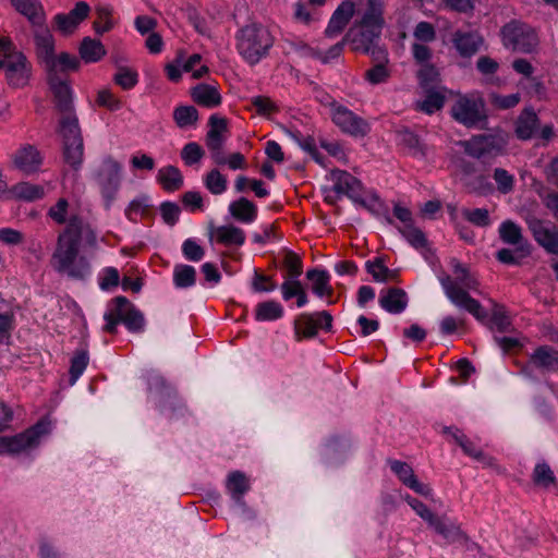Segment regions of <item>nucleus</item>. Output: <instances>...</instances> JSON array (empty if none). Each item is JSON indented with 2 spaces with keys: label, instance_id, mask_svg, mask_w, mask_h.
<instances>
[{
  "label": "nucleus",
  "instance_id": "1a4fd4ad",
  "mask_svg": "<svg viewBox=\"0 0 558 558\" xmlns=\"http://www.w3.org/2000/svg\"><path fill=\"white\" fill-rule=\"evenodd\" d=\"M104 330L114 333L117 326L123 323L130 331H141L144 327L143 315L134 308L128 299L118 296L111 301L104 314Z\"/></svg>",
  "mask_w": 558,
  "mask_h": 558
},
{
  "label": "nucleus",
  "instance_id": "72a5a7b5",
  "mask_svg": "<svg viewBox=\"0 0 558 558\" xmlns=\"http://www.w3.org/2000/svg\"><path fill=\"white\" fill-rule=\"evenodd\" d=\"M307 279L311 281L312 291L318 298H331L333 288L330 284V275L324 269H312L306 272Z\"/></svg>",
  "mask_w": 558,
  "mask_h": 558
},
{
  "label": "nucleus",
  "instance_id": "5fc2aeb1",
  "mask_svg": "<svg viewBox=\"0 0 558 558\" xmlns=\"http://www.w3.org/2000/svg\"><path fill=\"white\" fill-rule=\"evenodd\" d=\"M205 156V150L196 142L185 144L181 150V159L186 166L198 163Z\"/></svg>",
  "mask_w": 558,
  "mask_h": 558
},
{
  "label": "nucleus",
  "instance_id": "c03bdc74",
  "mask_svg": "<svg viewBox=\"0 0 558 558\" xmlns=\"http://www.w3.org/2000/svg\"><path fill=\"white\" fill-rule=\"evenodd\" d=\"M283 315V307L277 301L258 303L255 307V318L258 322L276 320Z\"/></svg>",
  "mask_w": 558,
  "mask_h": 558
},
{
  "label": "nucleus",
  "instance_id": "864d4df0",
  "mask_svg": "<svg viewBox=\"0 0 558 558\" xmlns=\"http://www.w3.org/2000/svg\"><path fill=\"white\" fill-rule=\"evenodd\" d=\"M497 190L501 194H509L514 189V175L504 168H496L493 173Z\"/></svg>",
  "mask_w": 558,
  "mask_h": 558
},
{
  "label": "nucleus",
  "instance_id": "7c9ffc66",
  "mask_svg": "<svg viewBox=\"0 0 558 558\" xmlns=\"http://www.w3.org/2000/svg\"><path fill=\"white\" fill-rule=\"evenodd\" d=\"M432 527L448 543L463 544L468 539L460 526L446 517H438L432 524Z\"/></svg>",
  "mask_w": 558,
  "mask_h": 558
},
{
  "label": "nucleus",
  "instance_id": "de8ad7c7",
  "mask_svg": "<svg viewBox=\"0 0 558 558\" xmlns=\"http://www.w3.org/2000/svg\"><path fill=\"white\" fill-rule=\"evenodd\" d=\"M498 234L506 244H519L522 240V229L512 220L502 221L498 228Z\"/></svg>",
  "mask_w": 558,
  "mask_h": 558
},
{
  "label": "nucleus",
  "instance_id": "69168bd1",
  "mask_svg": "<svg viewBox=\"0 0 558 558\" xmlns=\"http://www.w3.org/2000/svg\"><path fill=\"white\" fill-rule=\"evenodd\" d=\"M283 265L290 278H296L302 272V262L298 254L291 251L283 252Z\"/></svg>",
  "mask_w": 558,
  "mask_h": 558
},
{
  "label": "nucleus",
  "instance_id": "13d9d810",
  "mask_svg": "<svg viewBox=\"0 0 558 558\" xmlns=\"http://www.w3.org/2000/svg\"><path fill=\"white\" fill-rule=\"evenodd\" d=\"M533 480L536 485L548 488L556 482L555 475L546 463L536 464L533 471Z\"/></svg>",
  "mask_w": 558,
  "mask_h": 558
},
{
  "label": "nucleus",
  "instance_id": "338daca9",
  "mask_svg": "<svg viewBox=\"0 0 558 558\" xmlns=\"http://www.w3.org/2000/svg\"><path fill=\"white\" fill-rule=\"evenodd\" d=\"M390 76V72L384 63H378L365 72V80L377 85L386 82Z\"/></svg>",
  "mask_w": 558,
  "mask_h": 558
},
{
  "label": "nucleus",
  "instance_id": "ea45409f",
  "mask_svg": "<svg viewBox=\"0 0 558 558\" xmlns=\"http://www.w3.org/2000/svg\"><path fill=\"white\" fill-rule=\"evenodd\" d=\"M537 126L538 118L536 113L532 110L525 109L517 121L515 134L521 140H529L533 136Z\"/></svg>",
  "mask_w": 558,
  "mask_h": 558
},
{
  "label": "nucleus",
  "instance_id": "79ce46f5",
  "mask_svg": "<svg viewBox=\"0 0 558 558\" xmlns=\"http://www.w3.org/2000/svg\"><path fill=\"white\" fill-rule=\"evenodd\" d=\"M149 392L156 403H159L162 410L166 409L163 399L171 401L174 398L172 389L166 387L163 379L159 375H153L149 379Z\"/></svg>",
  "mask_w": 558,
  "mask_h": 558
},
{
  "label": "nucleus",
  "instance_id": "a19ab883",
  "mask_svg": "<svg viewBox=\"0 0 558 558\" xmlns=\"http://www.w3.org/2000/svg\"><path fill=\"white\" fill-rule=\"evenodd\" d=\"M231 215L242 222H253L257 217V207L251 201L242 197L230 205Z\"/></svg>",
  "mask_w": 558,
  "mask_h": 558
},
{
  "label": "nucleus",
  "instance_id": "2eb2a0df",
  "mask_svg": "<svg viewBox=\"0 0 558 558\" xmlns=\"http://www.w3.org/2000/svg\"><path fill=\"white\" fill-rule=\"evenodd\" d=\"M49 88L53 95L57 109L64 116H75L73 111V92L68 76L50 74L47 75Z\"/></svg>",
  "mask_w": 558,
  "mask_h": 558
},
{
  "label": "nucleus",
  "instance_id": "20e7f679",
  "mask_svg": "<svg viewBox=\"0 0 558 558\" xmlns=\"http://www.w3.org/2000/svg\"><path fill=\"white\" fill-rule=\"evenodd\" d=\"M0 72L7 85L14 89L28 86L33 75L31 61L7 36H0Z\"/></svg>",
  "mask_w": 558,
  "mask_h": 558
},
{
  "label": "nucleus",
  "instance_id": "4c0bfd02",
  "mask_svg": "<svg viewBox=\"0 0 558 558\" xmlns=\"http://www.w3.org/2000/svg\"><path fill=\"white\" fill-rule=\"evenodd\" d=\"M444 434L450 435L452 439L462 448L465 454L472 457L473 459L484 462H487V458L482 452L480 448H477L465 435L461 433L457 427H445Z\"/></svg>",
  "mask_w": 558,
  "mask_h": 558
},
{
  "label": "nucleus",
  "instance_id": "680f3d73",
  "mask_svg": "<svg viewBox=\"0 0 558 558\" xmlns=\"http://www.w3.org/2000/svg\"><path fill=\"white\" fill-rule=\"evenodd\" d=\"M403 499L407 501V504L415 511V513L421 518L423 519L424 521H426L428 523L429 526H432V524L435 522V520L438 518L437 515H435L422 501H420L418 499L410 496V495H405L403 497Z\"/></svg>",
  "mask_w": 558,
  "mask_h": 558
},
{
  "label": "nucleus",
  "instance_id": "4468645a",
  "mask_svg": "<svg viewBox=\"0 0 558 558\" xmlns=\"http://www.w3.org/2000/svg\"><path fill=\"white\" fill-rule=\"evenodd\" d=\"M330 117L341 132L350 136L364 137L371 131V125L364 118L336 101L330 102Z\"/></svg>",
  "mask_w": 558,
  "mask_h": 558
},
{
  "label": "nucleus",
  "instance_id": "0eeeda50",
  "mask_svg": "<svg viewBox=\"0 0 558 558\" xmlns=\"http://www.w3.org/2000/svg\"><path fill=\"white\" fill-rule=\"evenodd\" d=\"M51 266L58 272L75 279L90 274L89 256L82 246H57L51 256Z\"/></svg>",
  "mask_w": 558,
  "mask_h": 558
},
{
  "label": "nucleus",
  "instance_id": "e2e57ef3",
  "mask_svg": "<svg viewBox=\"0 0 558 558\" xmlns=\"http://www.w3.org/2000/svg\"><path fill=\"white\" fill-rule=\"evenodd\" d=\"M161 218L168 226H174L179 221L181 208L173 202H163L159 207Z\"/></svg>",
  "mask_w": 558,
  "mask_h": 558
},
{
  "label": "nucleus",
  "instance_id": "774afa93",
  "mask_svg": "<svg viewBox=\"0 0 558 558\" xmlns=\"http://www.w3.org/2000/svg\"><path fill=\"white\" fill-rule=\"evenodd\" d=\"M413 35L416 40L423 43H432L436 39V31L435 27L425 21H422L416 24Z\"/></svg>",
  "mask_w": 558,
  "mask_h": 558
},
{
  "label": "nucleus",
  "instance_id": "5701e85b",
  "mask_svg": "<svg viewBox=\"0 0 558 558\" xmlns=\"http://www.w3.org/2000/svg\"><path fill=\"white\" fill-rule=\"evenodd\" d=\"M452 44L463 58L474 56L483 44V37L476 32L457 31L452 34Z\"/></svg>",
  "mask_w": 558,
  "mask_h": 558
},
{
  "label": "nucleus",
  "instance_id": "423d86ee",
  "mask_svg": "<svg viewBox=\"0 0 558 558\" xmlns=\"http://www.w3.org/2000/svg\"><path fill=\"white\" fill-rule=\"evenodd\" d=\"M333 191L347 196L367 210L379 214L384 203L374 190H366L362 182L345 170H332L330 173Z\"/></svg>",
  "mask_w": 558,
  "mask_h": 558
},
{
  "label": "nucleus",
  "instance_id": "6e6d98bb",
  "mask_svg": "<svg viewBox=\"0 0 558 558\" xmlns=\"http://www.w3.org/2000/svg\"><path fill=\"white\" fill-rule=\"evenodd\" d=\"M445 98L437 92H430L426 95L425 99L417 102V108L428 114H432L444 107Z\"/></svg>",
  "mask_w": 558,
  "mask_h": 558
},
{
  "label": "nucleus",
  "instance_id": "c85d7f7f",
  "mask_svg": "<svg viewBox=\"0 0 558 558\" xmlns=\"http://www.w3.org/2000/svg\"><path fill=\"white\" fill-rule=\"evenodd\" d=\"M379 305L388 313L400 314L408 305L407 293L398 288L383 291L379 296Z\"/></svg>",
  "mask_w": 558,
  "mask_h": 558
},
{
  "label": "nucleus",
  "instance_id": "7ed1b4c3",
  "mask_svg": "<svg viewBox=\"0 0 558 558\" xmlns=\"http://www.w3.org/2000/svg\"><path fill=\"white\" fill-rule=\"evenodd\" d=\"M234 38L238 53L248 65H256L267 58L275 44V37L269 28L258 22L240 27Z\"/></svg>",
  "mask_w": 558,
  "mask_h": 558
},
{
  "label": "nucleus",
  "instance_id": "6e6552de",
  "mask_svg": "<svg viewBox=\"0 0 558 558\" xmlns=\"http://www.w3.org/2000/svg\"><path fill=\"white\" fill-rule=\"evenodd\" d=\"M106 207L109 208L117 199L123 181V165L113 156L107 155L101 159L94 173Z\"/></svg>",
  "mask_w": 558,
  "mask_h": 558
},
{
  "label": "nucleus",
  "instance_id": "4d7b16f0",
  "mask_svg": "<svg viewBox=\"0 0 558 558\" xmlns=\"http://www.w3.org/2000/svg\"><path fill=\"white\" fill-rule=\"evenodd\" d=\"M461 214L465 220L477 227H487L490 223L489 211L486 208H463Z\"/></svg>",
  "mask_w": 558,
  "mask_h": 558
},
{
  "label": "nucleus",
  "instance_id": "c9c22d12",
  "mask_svg": "<svg viewBox=\"0 0 558 558\" xmlns=\"http://www.w3.org/2000/svg\"><path fill=\"white\" fill-rule=\"evenodd\" d=\"M10 193L15 199L24 201V202H35L43 199L46 195V190L40 184H35L31 182H19L14 184Z\"/></svg>",
  "mask_w": 558,
  "mask_h": 558
},
{
  "label": "nucleus",
  "instance_id": "0e129e2a",
  "mask_svg": "<svg viewBox=\"0 0 558 558\" xmlns=\"http://www.w3.org/2000/svg\"><path fill=\"white\" fill-rule=\"evenodd\" d=\"M88 364V355L85 351L77 352L71 361V384H74L77 378L84 373Z\"/></svg>",
  "mask_w": 558,
  "mask_h": 558
},
{
  "label": "nucleus",
  "instance_id": "e433bc0d",
  "mask_svg": "<svg viewBox=\"0 0 558 558\" xmlns=\"http://www.w3.org/2000/svg\"><path fill=\"white\" fill-rule=\"evenodd\" d=\"M78 52L85 63H96L106 56L107 50L100 40L85 37L80 45Z\"/></svg>",
  "mask_w": 558,
  "mask_h": 558
},
{
  "label": "nucleus",
  "instance_id": "b1692460",
  "mask_svg": "<svg viewBox=\"0 0 558 558\" xmlns=\"http://www.w3.org/2000/svg\"><path fill=\"white\" fill-rule=\"evenodd\" d=\"M250 478L241 471L230 472L226 480V489L231 499L241 508H245L244 495L250 490Z\"/></svg>",
  "mask_w": 558,
  "mask_h": 558
},
{
  "label": "nucleus",
  "instance_id": "8fccbe9b",
  "mask_svg": "<svg viewBox=\"0 0 558 558\" xmlns=\"http://www.w3.org/2000/svg\"><path fill=\"white\" fill-rule=\"evenodd\" d=\"M206 189L214 195H220L227 191V178L217 169L210 170L204 178Z\"/></svg>",
  "mask_w": 558,
  "mask_h": 558
},
{
  "label": "nucleus",
  "instance_id": "39448f33",
  "mask_svg": "<svg viewBox=\"0 0 558 558\" xmlns=\"http://www.w3.org/2000/svg\"><path fill=\"white\" fill-rule=\"evenodd\" d=\"M69 202L61 197L51 206L47 216L57 225H64L66 227L58 239V244H95L96 234L88 223L81 217L72 215L68 219Z\"/></svg>",
  "mask_w": 558,
  "mask_h": 558
},
{
  "label": "nucleus",
  "instance_id": "6ab92c4d",
  "mask_svg": "<svg viewBox=\"0 0 558 558\" xmlns=\"http://www.w3.org/2000/svg\"><path fill=\"white\" fill-rule=\"evenodd\" d=\"M12 161L16 169L29 175L40 169L43 157L35 146L26 144L12 155Z\"/></svg>",
  "mask_w": 558,
  "mask_h": 558
},
{
  "label": "nucleus",
  "instance_id": "052dcab7",
  "mask_svg": "<svg viewBox=\"0 0 558 558\" xmlns=\"http://www.w3.org/2000/svg\"><path fill=\"white\" fill-rule=\"evenodd\" d=\"M296 333H302L304 337L312 338L316 332L314 316L312 314L303 313L299 315L294 323Z\"/></svg>",
  "mask_w": 558,
  "mask_h": 558
},
{
  "label": "nucleus",
  "instance_id": "473e14b6",
  "mask_svg": "<svg viewBox=\"0 0 558 558\" xmlns=\"http://www.w3.org/2000/svg\"><path fill=\"white\" fill-rule=\"evenodd\" d=\"M210 241L219 244H243L245 233L241 228L232 225L220 226L210 230Z\"/></svg>",
  "mask_w": 558,
  "mask_h": 558
},
{
  "label": "nucleus",
  "instance_id": "a211bd4d",
  "mask_svg": "<svg viewBox=\"0 0 558 558\" xmlns=\"http://www.w3.org/2000/svg\"><path fill=\"white\" fill-rule=\"evenodd\" d=\"M89 5L80 1L69 13H59L53 17L54 27L63 35H70L75 32L77 26L88 16Z\"/></svg>",
  "mask_w": 558,
  "mask_h": 558
},
{
  "label": "nucleus",
  "instance_id": "aec40b11",
  "mask_svg": "<svg viewBox=\"0 0 558 558\" xmlns=\"http://www.w3.org/2000/svg\"><path fill=\"white\" fill-rule=\"evenodd\" d=\"M391 471L398 476L403 485L412 489L414 493L424 497L432 496V488L421 483L414 474L413 469L405 462L391 460L389 461Z\"/></svg>",
  "mask_w": 558,
  "mask_h": 558
},
{
  "label": "nucleus",
  "instance_id": "3c124183",
  "mask_svg": "<svg viewBox=\"0 0 558 558\" xmlns=\"http://www.w3.org/2000/svg\"><path fill=\"white\" fill-rule=\"evenodd\" d=\"M489 327L498 332H508L511 330L510 318L501 305L494 304L489 319Z\"/></svg>",
  "mask_w": 558,
  "mask_h": 558
},
{
  "label": "nucleus",
  "instance_id": "f3484780",
  "mask_svg": "<svg viewBox=\"0 0 558 558\" xmlns=\"http://www.w3.org/2000/svg\"><path fill=\"white\" fill-rule=\"evenodd\" d=\"M464 151L473 158H483L501 151L499 140L490 134L474 135L462 143Z\"/></svg>",
  "mask_w": 558,
  "mask_h": 558
},
{
  "label": "nucleus",
  "instance_id": "a18cd8bd",
  "mask_svg": "<svg viewBox=\"0 0 558 558\" xmlns=\"http://www.w3.org/2000/svg\"><path fill=\"white\" fill-rule=\"evenodd\" d=\"M96 34L102 35L110 32L114 26L112 9L109 5H100L96 8V19L93 23Z\"/></svg>",
  "mask_w": 558,
  "mask_h": 558
},
{
  "label": "nucleus",
  "instance_id": "ddd939ff",
  "mask_svg": "<svg viewBox=\"0 0 558 558\" xmlns=\"http://www.w3.org/2000/svg\"><path fill=\"white\" fill-rule=\"evenodd\" d=\"M502 43L513 51L529 53L538 45V37L530 25L512 21L501 29Z\"/></svg>",
  "mask_w": 558,
  "mask_h": 558
},
{
  "label": "nucleus",
  "instance_id": "bf43d9fd",
  "mask_svg": "<svg viewBox=\"0 0 558 558\" xmlns=\"http://www.w3.org/2000/svg\"><path fill=\"white\" fill-rule=\"evenodd\" d=\"M282 239V233L278 231L277 226L265 225L262 227L259 232L254 234V242L256 244H267L278 242Z\"/></svg>",
  "mask_w": 558,
  "mask_h": 558
},
{
  "label": "nucleus",
  "instance_id": "f257e3e1",
  "mask_svg": "<svg viewBox=\"0 0 558 558\" xmlns=\"http://www.w3.org/2000/svg\"><path fill=\"white\" fill-rule=\"evenodd\" d=\"M357 19L344 36L356 52L375 53L376 40L384 28V7L381 0H359Z\"/></svg>",
  "mask_w": 558,
  "mask_h": 558
},
{
  "label": "nucleus",
  "instance_id": "f704fd0d",
  "mask_svg": "<svg viewBox=\"0 0 558 558\" xmlns=\"http://www.w3.org/2000/svg\"><path fill=\"white\" fill-rule=\"evenodd\" d=\"M157 182L167 192H175L183 186V175L175 166H166L158 170Z\"/></svg>",
  "mask_w": 558,
  "mask_h": 558
},
{
  "label": "nucleus",
  "instance_id": "2f4dec72",
  "mask_svg": "<svg viewBox=\"0 0 558 558\" xmlns=\"http://www.w3.org/2000/svg\"><path fill=\"white\" fill-rule=\"evenodd\" d=\"M530 364L545 372H558V352L547 345L539 347L531 355Z\"/></svg>",
  "mask_w": 558,
  "mask_h": 558
},
{
  "label": "nucleus",
  "instance_id": "9b49d317",
  "mask_svg": "<svg viewBox=\"0 0 558 558\" xmlns=\"http://www.w3.org/2000/svg\"><path fill=\"white\" fill-rule=\"evenodd\" d=\"M451 114L466 128H483L487 121L485 102L474 94L459 97L451 108Z\"/></svg>",
  "mask_w": 558,
  "mask_h": 558
},
{
  "label": "nucleus",
  "instance_id": "c756f323",
  "mask_svg": "<svg viewBox=\"0 0 558 558\" xmlns=\"http://www.w3.org/2000/svg\"><path fill=\"white\" fill-rule=\"evenodd\" d=\"M46 66V74H56V75H64L68 76L69 71H77L81 66L80 59L71 53L61 52L58 56H54Z\"/></svg>",
  "mask_w": 558,
  "mask_h": 558
},
{
  "label": "nucleus",
  "instance_id": "393cba45",
  "mask_svg": "<svg viewBox=\"0 0 558 558\" xmlns=\"http://www.w3.org/2000/svg\"><path fill=\"white\" fill-rule=\"evenodd\" d=\"M393 216L403 225L401 232L410 244H425L424 233L413 225L412 213L407 207L396 204Z\"/></svg>",
  "mask_w": 558,
  "mask_h": 558
},
{
  "label": "nucleus",
  "instance_id": "f03ea898",
  "mask_svg": "<svg viewBox=\"0 0 558 558\" xmlns=\"http://www.w3.org/2000/svg\"><path fill=\"white\" fill-rule=\"evenodd\" d=\"M453 278L446 274L438 275V280L449 301L458 308L473 315L478 322H485L487 313L481 303L473 299L469 291H477L478 280L468 267L453 259Z\"/></svg>",
  "mask_w": 558,
  "mask_h": 558
},
{
  "label": "nucleus",
  "instance_id": "f8f14e48",
  "mask_svg": "<svg viewBox=\"0 0 558 558\" xmlns=\"http://www.w3.org/2000/svg\"><path fill=\"white\" fill-rule=\"evenodd\" d=\"M50 433V424L40 421L24 433L12 437H0V454H17L32 450L41 441V438Z\"/></svg>",
  "mask_w": 558,
  "mask_h": 558
},
{
  "label": "nucleus",
  "instance_id": "bb28decb",
  "mask_svg": "<svg viewBox=\"0 0 558 558\" xmlns=\"http://www.w3.org/2000/svg\"><path fill=\"white\" fill-rule=\"evenodd\" d=\"M35 46L36 54L41 64L46 68L49 62H52L54 54V38L50 31L40 28L35 32Z\"/></svg>",
  "mask_w": 558,
  "mask_h": 558
},
{
  "label": "nucleus",
  "instance_id": "603ef678",
  "mask_svg": "<svg viewBox=\"0 0 558 558\" xmlns=\"http://www.w3.org/2000/svg\"><path fill=\"white\" fill-rule=\"evenodd\" d=\"M113 81L122 89L130 90L138 83V73L126 66H119Z\"/></svg>",
  "mask_w": 558,
  "mask_h": 558
},
{
  "label": "nucleus",
  "instance_id": "09e8293b",
  "mask_svg": "<svg viewBox=\"0 0 558 558\" xmlns=\"http://www.w3.org/2000/svg\"><path fill=\"white\" fill-rule=\"evenodd\" d=\"M532 246H513L500 250L497 258L505 264H520L523 258L531 254Z\"/></svg>",
  "mask_w": 558,
  "mask_h": 558
},
{
  "label": "nucleus",
  "instance_id": "cd10ccee",
  "mask_svg": "<svg viewBox=\"0 0 558 558\" xmlns=\"http://www.w3.org/2000/svg\"><path fill=\"white\" fill-rule=\"evenodd\" d=\"M14 9L24 15L33 25L41 26L46 15L39 0H10Z\"/></svg>",
  "mask_w": 558,
  "mask_h": 558
},
{
  "label": "nucleus",
  "instance_id": "dca6fc26",
  "mask_svg": "<svg viewBox=\"0 0 558 558\" xmlns=\"http://www.w3.org/2000/svg\"><path fill=\"white\" fill-rule=\"evenodd\" d=\"M228 132V124L225 118L213 114L209 118V131L206 134V146L211 153V158L215 163L222 166L225 156L222 154V146L226 142V133Z\"/></svg>",
  "mask_w": 558,
  "mask_h": 558
},
{
  "label": "nucleus",
  "instance_id": "412c9836",
  "mask_svg": "<svg viewBox=\"0 0 558 558\" xmlns=\"http://www.w3.org/2000/svg\"><path fill=\"white\" fill-rule=\"evenodd\" d=\"M125 218L131 222H140L154 216V205L148 194L136 195L124 209Z\"/></svg>",
  "mask_w": 558,
  "mask_h": 558
},
{
  "label": "nucleus",
  "instance_id": "58836bf2",
  "mask_svg": "<svg viewBox=\"0 0 558 558\" xmlns=\"http://www.w3.org/2000/svg\"><path fill=\"white\" fill-rule=\"evenodd\" d=\"M531 231L537 244H558V228L541 220L531 222Z\"/></svg>",
  "mask_w": 558,
  "mask_h": 558
},
{
  "label": "nucleus",
  "instance_id": "37998d69",
  "mask_svg": "<svg viewBox=\"0 0 558 558\" xmlns=\"http://www.w3.org/2000/svg\"><path fill=\"white\" fill-rule=\"evenodd\" d=\"M196 282V270L185 264H177L173 267V284L178 289H187Z\"/></svg>",
  "mask_w": 558,
  "mask_h": 558
},
{
  "label": "nucleus",
  "instance_id": "49530a36",
  "mask_svg": "<svg viewBox=\"0 0 558 558\" xmlns=\"http://www.w3.org/2000/svg\"><path fill=\"white\" fill-rule=\"evenodd\" d=\"M173 120L180 129H186L196 124L198 111L193 106H179L173 110Z\"/></svg>",
  "mask_w": 558,
  "mask_h": 558
},
{
  "label": "nucleus",
  "instance_id": "4be33fe9",
  "mask_svg": "<svg viewBox=\"0 0 558 558\" xmlns=\"http://www.w3.org/2000/svg\"><path fill=\"white\" fill-rule=\"evenodd\" d=\"M355 13V5L351 1L341 2L332 13L325 34L327 37L333 38L342 33L350 20Z\"/></svg>",
  "mask_w": 558,
  "mask_h": 558
},
{
  "label": "nucleus",
  "instance_id": "a878e982",
  "mask_svg": "<svg viewBox=\"0 0 558 558\" xmlns=\"http://www.w3.org/2000/svg\"><path fill=\"white\" fill-rule=\"evenodd\" d=\"M193 100L203 107L215 108L221 104V95L219 93L218 84L201 83L194 86L191 90Z\"/></svg>",
  "mask_w": 558,
  "mask_h": 558
},
{
  "label": "nucleus",
  "instance_id": "9d476101",
  "mask_svg": "<svg viewBox=\"0 0 558 558\" xmlns=\"http://www.w3.org/2000/svg\"><path fill=\"white\" fill-rule=\"evenodd\" d=\"M59 132L63 138L65 162L74 169L80 168L84 158V144L76 116L62 117Z\"/></svg>",
  "mask_w": 558,
  "mask_h": 558
}]
</instances>
